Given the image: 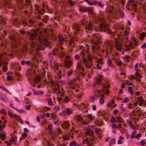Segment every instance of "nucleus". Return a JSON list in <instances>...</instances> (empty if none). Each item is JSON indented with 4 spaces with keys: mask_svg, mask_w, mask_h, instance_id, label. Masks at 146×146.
<instances>
[{
    "mask_svg": "<svg viewBox=\"0 0 146 146\" xmlns=\"http://www.w3.org/2000/svg\"><path fill=\"white\" fill-rule=\"evenodd\" d=\"M43 31V33L38 36L35 31L30 34L29 36L30 39L35 40L36 42V43L32 42L31 45V47L43 50L45 48L44 46H48L50 44V42L48 40L46 37L48 35L47 30L44 29Z\"/></svg>",
    "mask_w": 146,
    "mask_h": 146,
    "instance_id": "obj_1",
    "label": "nucleus"
},
{
    "mask_svg": "<svg viewBox=\"0 0 146 146\" xmlns=\"http://www.w3.org/2000/svg\"><path fill=\"white\" fill-rule=\"evenodd\" d=\"M88 57L89 62H88V60L86 58H84L82 60H80L77 64L76 72L77 73L80 74L82 76L84 75L85 74L82 72L84 71V69L82 66V64L83 63L86 68H90V65L92 64V61L93 58V56L90 54H88Z\"/></svg>",
    "mask_w": 146,
    "mask_h": 146,
    "instance_id": "obj_2",
    "label": "nucleus"
},
{
    "mask_svg": "<svg viewBox=\"0 0 146 146\" xmlns=\"http://www.w3.org/2000/svg\"><path fill=\"white\" fill-rule=\"evenodd\" d=\"M52 52V54L49 53L48 54L49 58L51 61L50 66L56 69H58V67L57 64L53 61V55H56L57 56H60L61 57H62L64 55V53L63 51H59L58 48L56 47L54 48Z\"/></svg>",
    "mask_w": 146,
    "mask_h": 146,
    "instance_id": "obj_3",
    "label": "nucleus"
},
{
    "mask_svg": "<svg viewBox=\"0 0 146 146\" xmlns=\"http://www.w3.org/2000/svg\"><path fill=\"white\" fill-rule=\"evenodd\" d=\"M81 23L82 25L79 24H75L73 25L72 28L74 30V32L75 34V31L79 32L80 31L82 26L83 25H86L84 27L85 29L90 31L92 30V24L91 22H89L87 23V21H86L85 19H84L82 20Z\"/></svg>",
    "mask_w": 146,
    "mask_h": 146,
    "instance_id": "obj_4",
    "label": "nucleus"
},
{
    "mask_svg": "<svg viewBox=\"0 0 146 146\" xmlns=\"http://www.w3.org/2000/svg\"><path fill=\"white\" fill-rule=\"evenodd\" d=\"M91 42L93 44L92 46V51L94 53H96L99 48L97 42L102 43L101 41L100 40L98 36V34H96L93 35L92 38L91 39Z\"/></svg>",
    "mask_w": 146,
    "mask_h": 146,
    "instance_id": "obj_5",
    "label": "nucleus"
},
{
    "mask_svg": "<svg viewBox=\"0 0 146 146\" xmlns=\"http://www.w3.org/2000/svg\"><path fill=\"white\" fill-rule=\"evenodd\" d=\"M98 20L100 22V26L99 27V30L100 31L101 29H106L107 30L106 32L108 33H110V35L111 33L112 35H113L114 33H111L110 30L108 28V25L105 24V22L103 18V16L102 15V13H101L99 16L98 17Z\"/></svg>",
    "mask_w": 146,
    "mask_h": 146,
    "instance_id": "obj_6",
    "label": "nucleus"
},
{
    "mask_svg": "<svg viewBox=\"0 0 146 146\" xmlns=\"http://www.w3.org/2000/svg\"><path fill=\"white\" fill-rule=\"evenodd\" d=\"M126 7L128 10H133L135 12H136V11L137 4L134 0H129Z\"/></svg>",
    "mask_w": 146,
    "mask_h": 146,
    "instance_id": "obj_7",
    "label": "nucleus"
},
{
    "mask_svg": "<svg viewBox=\"0 0 146 146\" xmlns=\"http://www.w3.org/2000/svg\"><path fill=\"white\" fill-rule=\"evenodd\" d=\"M79 11L84 12L88 11L90 13H92V8L90 7H86L83 6H81L80 7Z\"/></svg>",
    "mask_w": 146,
    "mask_h": 146,
    "instance_id": "obj_8",
    "label": "nucleus"
},
{
    "mask_svg": "<svg viewBox=\"0 0 146 146\" xmlns=\"http://www.w3.org/2000/svg\"><path fill=\"white\" fill-rule=\"evenodd\" d=\"M10 141L9 143H7L6 141H5V143H7V144L8 146H11V143H12L15 142L17 140V137L16 136H13L11 137V138H10Z\"/></svg>",
    "mask_w": 146,
    "mask_h": 146,
    "instance_id": "obj_9",
    "label": "nucleus"
},
{
    "mask_svg": "<svg viewBox=\"0 0 146 146\" xmlns=\"http://www.w3.org/2000/svg\"><path fill=\"white\" fill-rule=\"evenodd\" d=\"M8 114L9 116L12 118H15L18 121L22 123L23 122V120L21 119L19 117L13 114L12 113H8Z\"/></svg>",
    "mask_w": 146,
    "mask_h": 146,
    "instance_id": "obj_10",
    "label": "nucleus"
},
{
    "mask_svg": "<svg viewBox=\"0 0 146 146\" xmlns=\"http://www.w3.org/2000/svg\"><path fill=\"white\" fill-rule=\"evenodd\" d=\"M115 47L117 50L121 52L122 54H123V51L121 50V49H123V46L121 43L116 42L115 44Z\"/></svg>",
    "mask_w": 146,
    "mask_h": 146,
    "instance_id": "obj_11",
    "label": "nucleus"
},
{
    "mask_svg": "<svg viewBox=\"0 0 146 146\" xmlns=\"http://www.w3.org/2000/svg\"><path fill=\"white\" fill-rule=\"evenodd\" d=\"M93 132L92 130L90 128H88L86 130V131L84 133V135L85 137H86L87 135L92 136L93 135Z\"/></svg>",
    "mask_w": 146,
    "mask_h": 146,
    "instance_id": "obj_12",
    "label": "nucleus"
},
{
    "mask_svg": "<svg viewBox=\"0 0 146 146\" xmlns=\"http://www.w3.org/2000/svg\"><path fill=\"white\" fill-rule=\"evenodd\" d=\"M109 86L108 85L103 86V88L102 90V92H104L106 94H107L109 93V91L107 89L109 88Z\"/></svg>",
    "mask_w": 146,
    "mask_h": 146,
    "instance_id": "obj_13",
    "label": "nucleus"
},
{
    "mask_svg": "<svg viewBox=\"0 0 146 146\" xmlns=\"http://www.w3.org/2000/svg\"><path fill=\"white\" fill-rule=\"evenodd\" d=\"M7 64L6 62H3L0 61V66H2V70L4 71H6L7 70V67L5 66V65H7Z\"/></svg>",
    "mask_w": 146,
    "mask_h": 146,
    "instance_id": "obj_14",
    "label": "nucleus"
},
{
    "mask_svg": "<svg viewBox=\"0 0 146 146\" xmlns=\"http://www.w3.org/2000/svg\"><path fill=\"white\" fill-rule=\"evenodd\" d=\"M34 22V21L32 20H30L28 23H27L25 21H23V23L24 25L30 26Z\"/></svg>",
    "mask_w": 146,
    "mask_h": 146,
    "instance_id": "obj_15",
    "label": "nucleus"
},
{
    "mask_svg": "<svg viewBox=\"0 0 146 146\" xmlns=\"http://www.w3.org/2000/svg\"><path fill=\"white\" fill-rule=\"evenodd\" d=\"M98 99V96L96 94L91 96L90 98V100L92 102H93L95 100H97Z\"/></svg>",
    "mask_w": 146,
    "mask_h": 146,
    "instance_id": "obj_16",
    "label": "nucleus"
},
{
    "mask_svg": "<svg viewBox=\"0 0 146 146\" xmlns=\"http://www.w3.org/2000/svg\"><path fill=\"white\" fill-rule=\"evenodd\" d=\"M64 64L66 68H68L72 64V62L69 60H65Z\"/></svg>",
    "mask_w": 146,
    "mask_h": 146,
    "instance_id": "obj_17",
    "label": "nucleus"
},
{
    "mask_svg": "<svg viewBox=\"0 0 146 146\" xmlns=\"http://www.w3.org/2000/svg\"><path fill=\"white\" fill-rule=\"evenodd\" d=\"M0 138H1L2 140L4 141L6 138V135L5 134L4 132L1 131L0 133Z\"/></svg>",
    "mask_w": 146,
    "mask_h": 146,
    "instance_id": "obj_18",
    "label": "nucleus"
},
{
    "mask_svg": "<svg viewBox=\"0 0 146 146\" xmlns=\"http://www.w3.org/2000/svg\"><path fill=\"white\" fill-rule=\"evenodd\" d=\"M94 5H95L96 6L98 5L99 6L101 7L102 8L103 7V6L104 5V4H102V2H97L96 1H95V2L94 3Z\"/></svg>",
    "mask_w": 146,
    "mask_h": 146,
    "instance_id": "obj_19",
    "label": "nucleus"
},
{
    "mask_svg": "<svg viewBox=\"0 0 146 146\" xmlns=\"http://www.w3.org/2000/svg\"><path fill=\"white\" fill-rule=\"evenodd\" d=\"M59 40L60 43L61 44L64 41V39L61 35H60L58 36Z\"/></svg>",
    "mask_w": 146,
    "mask_h": 146,
    "instance_id": "obj_20",
    "label": "nucleus"
},
{
    "mask_svg": "<svg viewBox=\"0 0 146 146\" xmlns=\"http://www.w3.org/2000/svg\"><path fill=\"white\" fill-rule=\"evenodd\" d=\"M4 5L5 6H7L9 8L10 6V1L9 0H4Z\"/></svg>",
    "mask_w": 146,
    "mask_h": 146,
    "instance_id": "obj_21",
    "label": "nucleus"
},
{
    "mask_svg": "<svg viewBox=\"0 0 146 146\" xmlns=\"http://www.w3.org/2000/svg\"><path fill=\"white\" fill-rule=\"evenodd\" d=\"M80 78L78 77H76L75 78L73 79L69 83L71 85H72L74 84L75 82L76 81V80H79Z\"/></svg>",
    "mask_w": 146,
    "mask_h": 146,
    "instance_id": "obj_22",
    "label": "nucleus"
},
{
    "mask_svg": "<svg viewBox=\"0 0 146 146\" xmlns=\"http://www.w3.org/2000/svg\"><path fill=\"white\" fill-rule=\"evenodd\" d=\"M69 45L71 48H73L74 46V40L72 39H70L69 42Z\"/></svg>",
    "mask_w": 146,
    "mask_h": 146,
    "instance_id": "obj_23",
    "label": "nucleus"
},
{
    "mask_svg": "<svg viewBox=\"0 0 146 146\" xmlns=\"http://www.w3.org/2000/svg\"><path fill=\"white\" fill-rule=\"evenodd\" d=\"M40 77L39 76H37L34 79L35 82L36 84H38L40 81Z\"/></svg>",
    "mask_w": 146,
    "mask_h": 146,
    "instance_id": "obj_24",
    "label": "nucleus"
},
{
    "mask_svg": "<svg viewBox=\"0 0 146 146\" xmlns=\"http://www.w3.org/2000/svg\"><path fill=\"white\" fill-rule=\"evenodd\" d=\"M44 92L43 91H34V94L35 95H40L41 94H43Z\"/></svg>",
    "mask_w": 146,
    "mask_h": 146,
    "instance_id": "obj_25",
    "label": "nucleus"
},
{
    "mask_svg": "<svg viewBox=\"0 0 146 146\" xmlns=\"http://www.w3.org/2000/svg\"><path fill=\"white\" fill-rule=\"evenodd\" d=\"M87 117L88 118V119L89 121H92V114H88L87 115Z\"/></svg>",
    "mask_w": 146,
    "mask_h": 146,
    "instance_id": "obj_26",
    "label": "nucleus"
},
{
    "mask_svg": "<svg viewBox=\"0 0 146 146\" xmlns=\"http://www.w3.org/2000/svg\"><path fill=\"white\" fill-rule=\"evenodd\" d=\"M101 80V76L100 75H99L96 78V82L98 84L100 83Z\"/></svg>",
    "mask_w": 146,
    "mask_h": 146,
    "instance_id": "obj_27",
    "label": "nucleus"
},
{
    "mask_svg": "<svg viewBox=\"0 0 146 146\" xmlns=\"http://www.w3.org/2000/svg\"><path fill=\"white\" fill-rule=\"evenodd\" d=\"M63 125L65 128L68 129L70 126V124L66 121H64L63 124Z\"/></svg>",
    "mask_w": 146,
    "mask_h": 146,
    "instance_id": "obj_28",
    "label": "nucleus"
},
{
    "mask_svg": "<svg viewBox=\"0 0 146 146\" xmlns=\"http://www.w3.org/2000/svg\"><path fill=\"white\" fill-rule=\"evenodd\" d=\"M136 130L134 129L132 132V134L131 136V138L133 139L135 138V134L136 133Z\"/></svg>",
    "mask_w": 146,
    "mask_h": 146,
    "instance_id": "obj_29",
    "label": "nucleus"
},
{
    "mask_svg": "<svg viewBox=\"0 0 146 146\" xmlns=\"http://www.w3.org/2000/svg\"><path fill=\"white\" fill-rule=\"evenodd\" d=\"M65 112H66V113L68 115H69L71 113L70 110L68 108H67L66 110L64 111V113H65Z\"/></svg>",
    "mask_w": 146,
    "mask_h": 146,
    "instance_id": "obj_30",
    "label": "nucleus"
},
{
    "mask_svg": "<svg viewBox=\"0 0 146 146\" xmlns=\"http://www.w3.org/2000/svg\"><path fill=\"white\" fill-rule=\"evenodd\" d=\"M135 75L137 79H139L141 78L140 74L137 71H136L135 73Z\"/></svg>",
    "mask_w": 146,
    "mask_h": 146,
    "instance_id": "obj_31",
    "label": "nucleus"
},
{
    "mask_svg": "<svg viewBox=\"0 0 146 146\" xmlns=\"http://www.w3.org/2000/svg\"><path fill=\"white\" fill-rule=\"evenodd\" d=\"M129 32L128 31H125L124 32V37L125 38H127L128 36V33Z\"/></svg>",
    "mask_w": 146,
    "mask_h": 146,
    "instance_id": "obj_32",
    "label": "nucleus"
},
{
    "mask_svg": "<svg viewBox=\"0 0 146 146\" xmlns=\"http://www.w3.org/2000/svg\"><path fill=\"white\" fill-rule=\"evenodd\" d=\"M0 112L1 113L3 114L4 115H5L6 114L5 110L4 109H1L0 110Z\"/></svg>",
    "mask_w": 146,
    "mask_h": 146,
    "instance_id": "obj_33",
    "label": "nucleus"
},
{
    "mask_svg": "<svg viewBox=\"0 0 146 146\" xmlns=\"http://www.w3.org/2000/svg\"><path fill=\"white\" fill-rule=\"evenodd\" d=\"M121 119L119 117H117L115 119V121L116 123H119L121 122Z\"/></svg>",
    "mask_w": 146,
    "mask_h": 146,
    "instance_id": "obj_34",
    "label": "nucleus"
},
{
    "mask_svg": "<svg viewBox=\"0 0 146 146\" xmlns=\"http://www.w3.org/2000/svg\"><path fill=\"white\" fill-rule=\"evenodd\" d=\"M77 117V120L79 121H80L82 120L83 118L81 117V115H78Z\"/></svg>",
    "mask_w": 146,
    "mask_h": 146,
    "instance_id": "obj_35",
    "label": "nucleus"
},
{
    "mask_svg": "<svg viewBox=\"0 0 146 146\" xmlns=\"http://www.w3.org/2000/svg\"><path fill=\"white\" fill-rule=\"evenodd\" d=\"M48 104L50 106H52V99L51 98H49L48 100Z\"/></svg>",
    "mask_w": 146,
    "mask_h": 146,
    "instance_id": "obj_36",
    "label": "nucleus"
},
{
    "mask_svg": "<svg viewBox=\"0 0 146 146\" xmlns=\"http://www.w3.org/2000/svg\"><path fill=\"white\" fill-rule=\"evenodd\" d=\"M76 144H77V143H76L75 141H72L70 143V146H76Z\"/></svg>",
    "mask_w": 146,
    "mask_h": 146,
    "instance_id": "obj_37",
    "label": "nucleus"
},
{
    "mask_svg": "<svg viewBox=\"0 0 146 146\" xmlns=\"http://www.w3.org/2000/svg\"><path fill=\"white\" fill-rule=\"evenodd\" d=\"M108 64L111 67H113V65L112 64L110 60H108L107 61Z\"/></svg>",
    "mask_w": 146,
    "mask_h": 146,
    "instance_id": "obj_38",
    "label": "nucleus"
},
{
    "mask_svg": "<svg viewBox=\"0 0 146 146\" xmlns=\"http://www.w3.org/2000/svg\"><path fill=\"white\" fill-rule=\"evenodd\" d=\"M110 143L111 144H115L116 143V141L114 139H112L110 140Z\"/></svg>",
    "mask_w": 146,
    "mask_h": 146,
    "instance_id": "obj_39",
    "label": "nucleus"
},
{
    "mask_svg": "<svg viewBox=\"0 0 146 146\" xmlns=\"http://www.w3.org/2000/svg\"><path fill=\"white\" fill-rule=\"evenodd\" d=\"M129 100V98L127 97H126L124 99V100L122 101L121 102L122 103H126L128 102Z\"/></svg>",
    "mask_w": 146,
    "mask_h": 146,
    "instance_id": "obj_40",
    "label": "nucleus"
},
{
    "mask_svg": "<svg viewBox=\"0 0 146 146\" xmlns=\"http://www.w3.org/2000/svg\"><path fill=\"white\" fill-rule=\"evenodd\" d=\"M54 108L56 111H59L60 108L59 106L56 105L54 107Z\"/></svg>",
    "mask_w": 146,
    "mask_h": 146,
    "instance_id": "obj_41",
    "label": "nucleus"
},
{
    "mask_svg": "<svg viewBox=\"0 0 146 146\" xmlns=\"http://www.w3.org/2000/svg\"><path fill=\"white\" fill-rule=\"evenodd\" d=\"M72 70H70L68 71L67 73V74L68 76H70L72 75Z\"/></svg>",
    "mask_w": 146,
    "mask_h": 146,
    "instance_id": "obj_42",
    "label": "nucleus"
},
{
    "mask_svg": "<svg viewBox=\"0 0 146 146\" xmlns=\"http://www.w3.org/2000/svg\"><path fill=\"white\" fill-rule=\"evenodd\" d=\"M3 90H4V91L5 92H7L8 93H9V94H10V93L3 86H1L0 87Z\"/></svg>",
    "mask_w": 146,
    "mask_h": 146,
    "instance_id": "obj_43",
    "label": "nucleus"
},
{
    "mask_svg": "<svg viewBox=\"0 0 146 146\" xmlns=\"http://www.w3.org/2000/svg\"><path fill=\"white\" fill-rule=\"evenodd\" d=\"M3 97L4 98L3 99V100L6 102H8V100L7 96L6 95H4Z\"/></svg>",
    "mask_w": 146,
    "mask_h": 146,
    "instance_id": "obj_44",
    "label": "nucleus"
},
{
    "mask_svg": "<svg viewBox=\"0 0 146 146\" xmlns=\"http://www.w3.org/2000/svg\"><path fill=\"white\" fill-rule=\"evenodd\" d=\"M142 100V97L141 96H139L137 98V103H138L139 102L143 101Z\"/></svg>",
    "mask_w": 146,
    "mask_h": 146,
    "instance_id": "obj_45",
    "label": "nucleus"
},
{
    "mask_svg": "<svg viewBox=\"0 0 146 146\" xmlns=\"http://www.w3.org/2000/svg\"><path fill=\"white\" fill-rule=\"evenodd\" d=\"M131 39L135 42H137V40L135 37L133 36H132L131 37Z\"/></svg>",
    "mask_w": 146,
    "mask_h": 146,
    "instance_id": "obj_46",
    "label": "nucleus"
},
{
    "mask_svg": "<svg viewBox=\"0 0 146 146\" xmlns=\"http://www.w3.org/2000/svg\"><path fill=\"white\" fill-rule=\"evenodd\" d=\"M68 2L70 6H72L74 5V4L72 1L69 0L68 1Z\"/></svg>",
    "mask_w": 146,
    "mask_h": 146,
    "instance_id": "obj_47",
    "label": "nucleus"
},
{
    "mask_svg": "<svg viewBox=\"0 0 146 146\" xmlns=\"http://www.w3.org/2000/svg\"><path fill=\"white\" fill-rule=\"evenodd\" d=\"M125 83L127 85L129 86H131L132 84V83L131 82L128 80L126 81Z\"/></svg>",
    "mask_w": 146,
    "mask_h": 146,
    "instance_id": "obj_48",
    "label": "nucleus"
},
{
    "mask_svg": "<svg viewBox=\"0 0 146 146\" xmlns=\"http://www.w3.org/2000/svg\"><path fill=\"white\" fill-rule=\"evenodd\" d=\"M13 77L10 76H7V81H10L12 80Z\"/></svg>",
    "mask_w": 146,
    "mask_h": 146,
    "instance_id": "obj_49",
    "label": "nucleus"
},
{
    "mask_svg": "<svg viewBox=\"0 0 146 146\" xmlns=\"http://www.w3.org/2000/svg\"><path fill=\"white\" fill-rule=\"evenodd\" d=\"M114 102L113 100H112L110 101L108 104V105L110 106H111L113 103Z\"/></svg>",
    "mask_w": 146,
    "mask_h": 146,
    "instance_id": "obj_50",
    "label": "nucleus"
},
{
    "mask_svg": "<svg viewBox=\"0 0 146 146\" xmlns=\"http://www.w3.org/2000/svg\"><path fill=\"white\" fill-rule=\"evenodd\" d=\"M104 100L103 98H101L99 100V102L101 104H103L104 102Z\"/></svg>",
    "mask_w": 146,
    "mask_h": 146,
    "instance_id": "obj_51",
    "label": "nucleus"
},
{
    "mask_svg": "<svg viewBox=\"0 0 146 146\" xmlns=\"http://www.w3.org/2000/svg\"><path fill=\"white\" fill-rule=\"evenodd\" d=\"M52 126L51 124L49 125L48 126L47 129L50 130V131H51L52 129Z\"/></svg>",
    "mask_w": 146,
    "mask_h": 146,
    "instance_id": "obj_52",
    "label": "nucleus"
},
{
    "mask_svg": "<svg viewBox=\"0 0 146 146\" xmlns=\"http://www.w3.org/2000/svg\"><path fill=\"white\" fill-rule=\"evenodd\" d=\"M125 48L123 49L125 51H128L130 50V48H128L127 46L125 45Z\"/></svg>",
    "mask_w": 146,
    "mask_h": 146,
    "instance_id": "obj_53",
    "label": "nucleus"
},
{
    "mask_svg": "<svg viewBox=\"0 0 146 146\" xmlns=\"http://www.w3.org/2000/svg\"><path fill=\"white\" fill-rule=\"evenodd\" d=\"M146 44L145 43H144L141 46V48H144L146 47Z\"/></svg>",
    "mask_w": 146,
    "mask_h": 146,
    "instance_id": "obj_54",
    "label": "nucleus"
},
{
    "mask_svg": "<svg viewBox=\"0 0 146 146\" xmlns=\"http://www.w3.org/2000/svg\"><path fill=\"white\" fill-rule=\"evenodd\" d=\"M123 142L122 141L121 139H118L117 141V143L118 144H122Z\"/></svg>",
    "mask_w": 146,
    "mask_h": 146,
    "instance_id": "obj_55",
    "label": "nucleus"
},
{
    "mask_svg": "<svg viewBox=\"0 0 146 146\" xmlns=\"http://www.w3.org/2000/svg\"><path fill=\"white\" fill-rule=\"evenodd\" d=\"M141 136V134L139 133L137 134L136 135H135V138H138L139 137H140Z\"/></svg>",
    "mask_w": 146,
    "mask_h": 146,
    "instance_id": "obj_56",
    "label": "nucleus"
},
{
    "mask_svg": "<svg viewBox=\"0 0 146 146\" xmlns=\"http://www.w3.org/2000/svg\"><path fill=\"white\" fill-rule=\"evenodd\" d=\"M30 108V106L28 105L27 106L25 107V109L27 110H29Z\"/></svg>",
    "mask_w": 146,
    "mask_h": 146,
    "instance_id": "obj_57",
    "label": "nucleus"
},
{
    "mask_svg": "<svg viewBox=\"0 0 146 146\" xmlns=\"http://www.w3.org/2000/svg\"><path fill=\"white\" fill-rule=\"evenodd\" d=\"M127 123L129 124V126L131 125L132 124V123L129 120H128L127 119Z\"/></svg>",
    "mask_w": 146,
    "mask_h": 146,
    "instance_id": "obj_58",
    "label": "nucleus"
},
{
    "mask_svg": "<svg viewBox=\"0 0 146 146\" xmlns=\"http://www.w3.org/2000/svg\"><path fill=\"white\" fill-rule=\"evenodd\" d=\"M115 118L114 117H112L111 120V121L112 123H113L115 121Z\"/></svg>",
    "mask_w": 146,
    "mask_h": 146,
    "instance_id": "obj_59",
    "label": "nucleus"
},
{
    "mask_svg": "<svg viewBox=\"0 0 146 146\" xmlns=\"http://www.w3.org/2000/svg\"><path fill=\"white\" fill-rule=\"evenodd\" d=\"M120 13L121 17H123L124 15V12H123V11H120Z\"/></svg>",
    "mask_w": 146,
    "mask_h": 146,
    "instance_id": "obj_60",
    "label": "nucleus"
},
{
    "mask_svg": "<svg viewBox=\"0 0 146 146\" xmlns=\"http://www.w3.org/2000/svg\"><path fill=\"white\" fill-rule=\"evenodd\" d=\"M140 143L143 146L145 144V142L144 140H142L141 141Z\"/></svg>",
    "mask_w": 146,
    "mask_h": 146,
    "instance_id": "obj_61",
    "label": "nucleus"
},
{
    "mask_svg": "<svg viewBox=\"0 0 146 146\" xmlns=\"http://www.w3.org/2000/svg\"><path fill=\"white\" fill-rule=\"evenodd\" d=\"M118 112V110L116 109H115L113 111V113L115 115H116Z\"/></svg>",
    "mask_w": 146,
    "mask_h": 146,
    "instance_id": "obj_62",
    "label": "nucleus"
},
{
    "mask_svg": "<svg viewBox=\"0 0 146 146\" xmlns=\"http://www.w3.org/2000/svg\"><path fill=\"white\" fill-rule=\"evenodd\" d=\"M102 59H100L98 61V63L102 65L103 64V62H102Z\"/></svg>",
    "mask_w": 146,
    "mask_h": 146,
    "instance_id": "obj_63",
    "label": "nucleus"
},
{
    "mask_svg": "<svg viewBox=\"0 0 146 146\" xmlns=\"http://www.w3.org/2000/svg\"><path fill=\"white\" fill-rule=\"evenodd\" d=\"M143 101H141L139 102H139V105L140 106H141L142 105V104L143 103Z\"/></svg>",
    "mask_w": 146,
    "mask_h": 146,
    "instance_id": "obj_64",
    "label": "nucleus"
}]
</instances>
